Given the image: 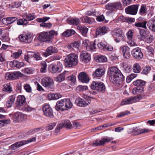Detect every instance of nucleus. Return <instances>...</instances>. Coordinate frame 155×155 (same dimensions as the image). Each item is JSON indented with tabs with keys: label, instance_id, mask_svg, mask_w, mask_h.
<instances>
[{
	"label": "nucleus",
	"instance_id": "1",
	"mask_svg": "<svg viewBox=\"0 0 155 155\" xmlns=\"http://www.w3.org/2000/svg\"><path fill=\"white\" fill-rule=\"evenodd\" d=\"M108 72L111 82L117 86L122 85L124 78L117 68L115 67H111L108 69Z\"/></svg>",
	"mask_w": 155,
	"mask_h": 155
},
{
	"label": "nucleus",
	"instance_id": "2",
	"mask_svg": "<svg viewBox=\"0 0 155 155\" xmlns=\"http://www.w3.org/2000/svg\"><path fill=\"white\" fill-rule=\"evenodd\" d=\"M57 34L56 31L53 30H51L48 32H42L38 35V39L42 41L49 42L54 35Z\"/></svg>",
	"mask_w": 155,
	"mask_h": 155
},
{
	"label": "nucleus",
	"instance_id": "3",
	"mask_svg": "<svg viewBox=\"0 0 155 155\" xmlns=\"http://www.w3.org/2000/svg\"><path fill=\"white\" fill-rule=\"evenodd\" d=\"M65 65L66 67H71L76 65L78 62V56L72 53L67 56L65 60Z\"/></svg>",
	"mask_w": 155,
	"mask_h": 155
},
{
	"label": "nucleus",
	"instance_id": "4",
	"mask_svg": "<svg viewBox=\"0 0 155 155\" xmlns=\"http://www.w3.org/2000/svg\"><path fill=\"white\" fill-rule=\"evenodd\" d=\"M114 138L112 137H102L101 140H94L92 145L94 147L102 146L104 145L106 143L110 141L113 140Z\"/></svg>",
	"mask_w": 155,
	"mask_h": 155
},
{
	"label": "nucleus",
	"instance_id": "5",
	"mask_svg": "<svg viewBox=\"0 0 155 155\" xmlns=\"http://www.w3.org/2000/svg\"><path fill=\"white\" fill-rule=\"evenodd\" d=\"M91 89L96 90L99 92H104L105 90V86L102 82L93 81L91 86Z\"/></svg>",
	"mask_w": 155,
	"mask_h": 155
},
{
	"label": "nucleus",
	"instance_id": "6",
	"mask_svg": "<svg viewBox=\"0 0 155 155\" xmlns=\"http://www.w3.org/2000/svg\"><path fill=\"white\" fill-rule=\"evenodd\" d=\"M13 121L14 123H18L22 121L26 117V116L20 112H17L12 114Z\"/></svg>",
	"mask_w": 155,
	"mask_h": 155
},
{
	"label": "nucleus",
	"instance_id": "7",
	"mask_svg": "<svg viewBox=\"0 0 155 155\" xmlns=\"http://www.w3.org/2000/svg\"><path fill=\"white\" fill-rule=\"evenodd\" d=\"M150 130L147 129H137L136 127H134L132 129H129L128 130L129 133H131L133 132L134 135H137L149 132Z\"/></svg>",
	"mask_w": 155,
	"mask_h": 155
},
{
	"label": "nucleus",
	"instance_id": "8",
	"mask_svg": "<svg viewBox=\"0 0 155 155\" xmlns=\"http://www.w3.org/2000/svg\"><path fill=\"white\" fill-rule=\"evenodd\" d=\"M50 19V18L47 17H44L43 18H38L36 19V21L39 22H42L40 24V26L44 28H50L52 26V24L51 23H45V22Z\"/></svg>",
	"mask_w": 155,
	"mask_h": 155
},
{
	"label": "nucleus",
	"instance_id": "9",
	"mask_svg": "<svg viewBox=\"0 0 155 155\" xmlns=\"http://www.w3.org/2000/svg\"><path fill=\"white\" fill-rule=\"evenodd\" d=\"M42 110L44 114L46 117L49 118L54 117L53 110L49 105H46L42 107Z\"/></svg>",
	"mask_w": 155,
	"mask_h": 155
},
{
	"label": "nucleus",
	"instance_id": "10",
	"mask_svg": "<svg viewBox=\"0 0 155 155\" xmlns=\"http://www.w3.org/2000/svg\"><path fill=\"white\" fill-rule=\"evenodd\" d=\"M62 65L60 62H58L57 64H51L49 67V71L52 73H59L62 70Z\"/></svg>",
	"mask_w": 155,
	"mask_h": 155
},
{
	"label": "nucleus",
	"instance_id": "11",
	"mask_svg": "<svg viewBox=\"0 0 155 155\" xmlns=\"http://www.w3.org/2000/svg\"><path fill=\"white\" fill-rule=\"evenodd\" d=\"M75 102L78 106L85 107L90 103L91 101L89 99L78 97L76 100Z\"/></svg>",
	"mask_w": 155,
	"mask_h": 155
},
{
	"label": "nucleus",
	"instance_id": "12",
	"mask_svg": "<svg viewBox=\"0 0 155 155\" xmlns=\"http://www.w3.org/2000/svg\"><path fill=\"white\" fill-rule=\"evenodd\" d=\"M131 53L132 56L135 59L140 60L143 57V53L139 48L137 47L133 49Z\"/></svg>",
	"mask_w": 155,
	"mask_h": 155
},
{
	"label": "nucleus",
	"instance_id": "13",
	"mask_svg": "<svg viewBox=\"0 0 155 155\" xmlns=\"http://www.w3.org/2000/svg\"><path fill=\"white\" fill-rule=\"evenodd\" d=\"M18 38L21 41L29 43L32 41L33 37L31 34L25 33L19 35Z\"/></svg>",
	"mask_w": 155,
	"mask_h": 155
},
{
	"label": "nucleus",
	"instance_id": "14",
	"mask_svg": "<svg viewBox=\"0 0 155 155\" xmlns=\"http://www.w3.org/2000/svg\"><path fill=\"white\" fill-rule=\"evenodd\" d=\"M138 8V5H133L129 6L125 8L126 13L127 14L135 15L137 12Z\"/></svg>",
	"mask_w": 155,
	"mask_h": 155
},
{
	"label": "nucleus",
	"instance_id": "15",
	"mask_svg": "<svg viewBox=\"0 0 155 155\" xmlns=\"http://www.w3.org/2000/svg\"><path fill=\"white\" fill-rule=\"evenodd\" d=\"M27 104L26 99L23 95H19L17 97L16 102V106L19 108L20 107L25 105Z\"/></svg>",
	"mask_w": 155,
	"mask_h": 155
},
{
	"label": "nucleus",
	"instance_id": "16",
	"mask_svg": "<svg viewBox=\"0 0 155 155\" xmlns=\"http://www.w3.org/2000/svg\"><path fill=\"white\" fill-rule=\"evenodd\" d=\"M41 84L44 86L46 87H50L53 86L54 82L53 80L51 78L46 77L42 79Z\"/></svg>",
	"mask_w": 155,
	"mask_h": 155
},
{
	"label": "nucleus",
	"instance_id": "17",
	"mask_svg": "<svg viewBox=\"0 0 155 155\" xmlns=\"http://www.w3.org/2000/svg\"><path fill=\"white\" fill-rule=\"evenodd\" d=\"M120 49L122 52L124 58L126 59H129L130 56V48L127 46H124L120 47Z\"/></svg>",
	"mask_w": 155,
	"mask_h": 155
},
{
	"label": "nucleus",
	"instance_id": "18",
	"mask_svg": "<svg viewBox=\"0 0 155 155\" xmlns=\"http://www.w3.org/2000/svg\"><path fill=\"white\" fill-rule=\"evenodd\" d=\"M58 51V49L55 47L51 46L47 48L46 51L43 53V55L44 56L47 57L52 54L57 52Z\"/></svg>",
	"mask_w": 155,
	"mask_h": 155
},
{
	"label": "nucleus",
	"instance_id": "19",
	"mask_svg": "<svg viewBox=\"0 0 155 155\" xmlns=\"http://www.w3.org/2000/svg\"><path fill=\"white\" fill-rule=\"evenodd\" d=\"M121 3L119 2L109 3L105 5V7L107 9H119L121 7Z\"/></svg>",
	"mask_w": 155,
	"mask_h": 155
},
{
	"label": "nucleus",
	"instance_id": "20",
	"mask_svg": "<svg viewBox=\"0 0 155 155\" xmlns=\"http://www.w3.org/2000/svg\"><path fill=\"white\" fill-rule=\"evenodd\" d=\"M78 78L83 83H87L89 81L88 75L85 72H81L79 74Z\"/></svg>",
	"mask_w": 155,
	"mask_h": 155
},
{
	"label": "nucleus",
	"instance_id": "21",
	"mask_svg": "<svg viewBox=\"0 0 155 155\" xmlns=\"http://www.w3.org/2000/svg\"><path fill=\"white\" fill-rule=\"evenodd\" d=\"M80 57L82 61L84 62H88L91 59L90 54L85 51H82L81 53Z\"/></svg>",
	"mask_w": 155,
	"mask_h": 155
},
{
	"label": "nucleus",
	"instance_id": "22",
	"mask_svg": "<svg viewBox=\"0 0 155 155\" xmlns=\"http://www.w3.org/2000/svg\"><path fill=\"white\" fill-rule=\"evenodd\" d=\"M148 34V31L143 29H140V30L139 34L137 35V38L140 40H143L147 38Z\"/></svg>",
	"mask_w": 155,
	"mask_h": 155
},
{
	"label": "nucleus",
	"instance_id": "23",
	"mask_svg": "<svg viewBox=\"0 0 155 155\" xmlns=\"http://www.w3.org/2000/svg\"><path fill=\"white\" fill-rule=\"evenodd\" d=\"M107 29L105 26L99 27L97 28L96 34L97 35L102 36L105 34L107 32Z\"/></svg>",
	"mask_w": 155,
	"mask_h": 155
},
{
	"label": "nucleus",
	"instance_id": "24",
	"mask_svg": "<svg viewBox=\"0 0 155 155\" xmlns=\"http://www.w3.org/2000/svg\"><path fill=\"white\" fill-rule=\"evenodd\" d=\"M137 99L136 98L133 97H130L128 98L124 99L122 101L121 104L122 105H123L132 104L135 103Z\"/></svg>",
	"mask_w": 155,
	"mask_h": 155
},
{
	"label": "nucleus",
	"instance_id": "25",
	"mask_svg": "<svg viewBox=\"0 0 155 155\" xmlns=\"http://www.w3.org/2000/svg\"><path fill=\"white\" fill-rule=\"evenodd\" d=\"M68 72L65 71L63 73L60 74L58 76L54 78V80L57 82H61L65 80L66 75Z\"/></svg>",
	"mask_w": 155,
	"mask_h": 155
},
{
	"label": "nucleus",
	"instance_id": "26",
	"mask_svg": "<svg viewBox=\"0 0 155 155\" xmlns=\"http://www.w3.org/2000/svg\"><path fill=\"white\" fill-rule=\"evenodd\" d=\"M147 25L150 29L155 32V16L149 20Z\"/></svg>",
	"mask_w": 155,
	"mask_h": 155
},
{
	"label": "nucleus",
	"instance_id": "27",
	"mask_svg": "<svg viewBox=\"0 0 155 155\" xmlns=\"http://www.w3.org/2000/svg\"><path fill=\"white\" fill-rule=\"evenodd\" d=\"M17 19V18L16 17H10L6 18H3L2 21L4 24H10L16 21Z\"/></svg>",
	"mask_w": 155,
	"mask_h": 155
},
{
	"label": "nucleus",
	"instance_id": "28",
	"mask_svg": "<svg viewBox=\"0 0 155 155\" xmlns=\"http://www.w3.org/2000/svg\"><path fill=\"white\" fill-rule=\"evenodd\" d=\"M10 65L12 68H20L23 66L24 64L22 62H19L16 60H14L10 62Z\"/></svg>",
	"mask_w": 155,
	"mask_h": 155
},
{
	"label": "nucleus",
	"instance_id": "29",
	"mask_svg": "<svg viewBox=\"0 0 155 155\" xmlns=\"http://www.w3.org/2000/svg\"><path fill=\"white\" fill-rule=\"evenodd\" d=\"M104 73L103 69L98 68L96 70L93 74V76L95 78L101 77L104 74Z\"/></svg>",
	"mask_w": 155,
	"mask_h": 155
},
{
	"label": "nucleus",
	"instance_id": "30",
	"mask_svg": "<svg viewBox=\"0 0 155 155\" xmlns=\"http://www.w3.org/2000/svg\"><path fill=\"white\" fill-rule=\"evenodd\" d=\"M63 103L62 100L57 101L55 107V109L57 111L61 110V111H63L65 110L64 106L63 105Z\"/></svg>",
	"mask_w": 155,
	"mask_h": 155
},
{
	"label": "nucleus",
	"instance_id": "31",
	"mask_svg": "<svg viewBox=\"0 0 155 155\" xmlns=\"http://www.w3.org/2000/svg\"><path fill=\"white\" fill-rule=\"evenodd\" d=\"M123 33L122 30L119 28H116L111 32V34L113 36L118 37H122Z\"/></svg>",
	"mask_w": 155,
	"mask_h": 155
},
{
	"label": "nucleus",
	"instance_id": "32",
	"mask_svg": "<svg viewBox=\"0 0 155 155\" xmlns=\"http://www.w3.org/2000/svg\"><path fill=\"white\" fill-rule=\"evenodd\" d=\"M67 21L69 24L75 25H78L80 23V21L78 18H68Z\"/></svg>",
	"mask_w": 155,
	"mask_h": 155
},
{
	"label": "nucleus",
	"instance_id": "33",
	"mask_svg": "<svg viewBox=\"0 0 155 155\" xmlns=\"http://www.w3.org/2000/svg\"><path fill=\"white\" fill-rule=\"evenodd\" d=\"M95 41L94 42H91L89 44L86 45V49L88 51H93L94 49H96Z\"/></svg>",
	"mask_w": 155,
	"mask_h": 155
},
{
	"label": "nucleus",
	"instance_id": "34",
	"mask_svg": "<svg viewBox=\"0 0 155 155\" xmlns=\"http://www.w3.org/2000/svg\"><path fill=\"white\" fill-rule=\"evenodd\" d=\"M133 84L137 87H143V86L145 85L146 82L141 80H138L134 81Z\"/></svg>",
	"mask_w": 155,
	"mask_h": 155
},
{
	"label": "nucleus",
	"instance_id": "35",
	"mask_svg": "<svg viewBox=\"0 0 155 155\" xmlns=\"http://www.w3.org/2000/svg\"><path fill=\"white\" fill-rule=\"evenodd\" d=\"M61 124L63 127L68 129H71L72 127L71 122L68 120H63Z\"/></svg>",
	"mask_w": 155,
	"mask_h": 155
},
{
	"label": "nucleus",
	"instance_id": "36",
	"mask_svg": "<svg viewBox=\"0 0 155 155\" xmlns=\"http://www.w3.org/2000/svg\"><path fill=\"white\" fill-rule=\"evenodd\" d=\"M143 91V87H136L133 89L132 92L134 94H139L142 93Z\"/></svg>",
	"mask_w": 155,
	"mask_h": 155
},
{
	"label": "nucleus",
	"instance_id": "37",
	"mask_svg": "<svg viewBox=\"0 0 155 155\" xmlns=\"http://www.w3.org/2000/svg\"><path fill=\"white\" fill-rule=\"evenodd\" d=\"M24 145V142L22 141L17 142L15 144L12 145L11 147V149L12 150H15Z\"/></svg>",
	"mask_w": 155,
	"mask_h": 155
},
{
	"label": "nucleus",
	"instance_id": "38",
	"mask_svg": "<svg viewBox=\"0 0 155 155\" xmlns=\"http://www.w3.org/2000/svg\"><path fill=\"white\" fill-rule=\"evenodd\" d=\"M29 55L32 57L37 61L41 60H42V58L40 56V54L38 52H31Z\"/></svg>",
	"mask_w": 155,
	"mask_h": 155
},
{
	"label": "nucleus",
	"instance_id": "39",
	"mask_svg": "<svg viewBox=\"0 0 155 155\" xmlns=\"http://www.w3.org/2000/svg\"><path fill=\"white\" fill-rule=\"evenodd\" d=\"M75 33V31L72 29L67 30L64 32L63 35L66 37H68L74 35Z\"/></svg>",
	"mask_w": 155,
	"mask_h": 155
},
{
	"label": "nucleus",
	"instance_id": "40",
	"mask_svg": "<svg viewBox=\"0 0 155 155\" xmlns=\"http://www.w3.org/2000/svg\"><path fill=\"white\" fill-rule=\"evenodd\" d=\"M80 43L78 42H74L68 44L67 46L68 48L71 50L74 48H78L80 45Z\"/></svg>",
	"mask_w": 155,
	"mask_h": 155
},
{
	"label": "nucleus",
	"instance_id": "41",
	"mask_svg": "<svg viewBox=\"0 0 155 155\" xmlns=\"http://www.w3.org/2000/svg\"><path fill=\"white\" fill-rule=\"evenodd\" d=\"M15 97V95H12L9 97L7 102V104L9 105V106L11 107L14 104Z\"/></svg>",
	"mask_w": 155,
	"mask_h": 155
},
{
	"label": "nucleus",
	"instance_id": "42",
	"mask_svg": "<svg viewBox=\"0 0 155 155\" xmlns=\"http://www.w3.org/2000/svg\"><path fill=\"white\" fill-rule=\"evenodd\" d=\"M147 23V22L146 21L142 22H138L135 23V26L137 27H141L147 29L146 24Z\"/></svg>",
	"mask_w": 155,
	"mask_h": 155
},
{
	"label": "nucleus",
	"instance_id": "43",
	"mask_svg": "<svg viewBox=\"0 0 155 155\" xmlns=\"http://www.w3.org/2000/svg\"><path fill=\"white\" fill-rule=\"evenodd\" d=\"M141 70V67L138 63L134 64L133 66V71L135 73H137L140 72Z\"/></svg>",
	"mask_w": 155,
	"mask_h": 155
},
{
	"label": "nucleus",
	"instance_id": "44",
	"mask_svg": "<svg viewBox=\"0 0 155 155\" xmlns=\"http://www.w3.org/2000/svg\"><path fill=\"white\" fill-rule=\"evenodd\" d=\"M48 97L50 99L57 100L61 97V95L59 93L52 94H49Z\"/></svg>",
	"mask_w": 155,
	"mask_h": 155
},
{
	"label": "nucleus",
	"instance_id": "45",
	"mask_svg": "<svg viewBox=\"0 0 155 155\" xmlns=\"http://www.w3.org/2000/svg\"><path fill=\"white\" fill-rule=\"evenodd\" d=\"M4 88L3 89V90L5 91L11 92L12 91V87L9 83L5 84L4 85Z\"/></svg>",
	"mask_w": 155,
	"mask_h": 155
},
{
	"label": "nucleus",
	"instance_id": "46",
	"mask_svg": "<svg viewBox=\"0 0 155 155\" xmlns=\"http://www.w3.org/2000/svg\"><path fill=\"white\" fill-rule=\"evenodd\" d=\"M0 39L2 41L8 42L9 40L8 33H5L1 35Z\"/></svg>",
	"mask_w": 155,
	"mask_h": 155
},
{
	"label": "nucleus",
	"instance_id": "47",
	"mask_svg": "<svg viewBox=\"0 0 155 155\" xmlns=\"http://www.w3.org/2000/svg\"><path fill=\"white\" fill-rule=\"evenodd\" d=\"M107 58L103 55H99L97 57L96 61L97 62H104L107 61Z\"/></svg>",
	"mask_w": 155,
	"mask_h": 155
},
{
	"label": "nucleus",
	"instance_id": "48",
	"mask_svg": "<svg viewBox=\"0 0 155 155\" xmlns=\"http://www.w3.org/2000/svg\"><path fill=\"white\" fill-rule=\"evenodd\" d=\"M147 12V8L146 5H141L139 13L141 15H143Z\"/></svg>",
	"mask_w": 155,
	"mask_h": 155
},
{
	"label": "nucleus",
	"instance_id": "49",
	"mask_svg": "<svg viewBox=\"0 0 155 155\" xmlns=\"http://www.w3.org/2000/svg\"><path fill=\"white\" fill-rule=\"evenodd\" d=\"M65 110L71 109L72 107L73 104L69 99H66Z\"/></svg>",
	"mask_w": 155,
	"mask_h": 155
},
{
	"label": "nucleus",
	"instance_id": "50",
	"mask_svg": "<svg viewBox=\"0 0 155 155\" xmlns=\"http://www.w3.org/2000/svg\"><path fill=\"white\" fill-rule=\"evenodd\" d=\"M17 24L19 25H26L27 24L28 22L27 20L25 18L20 19L17 20Z\"/></svg>",
	"mask_w": 155,
	"mask_h": 155
},
{
	"label": "nucleus",
	"instance_id": "51",
	"mask_svg": "<svg viewBox=\"0 0 155 155\" xmlns=\"http://www.w3.org/2000/svg\"><path fill=\"white\" fill-rule=\"evenodd\" d=\"M25 17L26 19L27 20V21H31L35 19L36 17L34 13H32V14H26L25 15Z\"/></svg>",
	"mask_w": 155,
	"mask_h": 155
},
{
	"label": "nucleus",
	"instance_id": "52",
	"mask_svg": "<svg viewBox=\"0 0 155 155\" xmlns=\"http://www.w3.org/2000/svg\"><path fill=\"white\" fill-rule=\"evenodd\" d=\"M47 64L45 61H42L41 63V68H40V71L42 73H45L47 68Z\"/></svg>",
	"mask_w": 155,
	"mask_h": 155
},
{
	"label": "nucleus",
	"instance_id": "53",
	"mask_svg": "<svg viewBox=\"0 0 155 155\" xmlns=\"http://www.w3.org/2000/svg\"><path fill=\"white\" fill-rule=\"evenodd\" d=\"M56 123L55 122L49 124L45 127L46 130L49 131L52 130L54 128V127L56 125Z\"/></svg>",
	"mask_w": 155,
	"mask_h": 155
},
{
	"label": "nucleus",
	"instance_id": "54",
	"mask_svg": "<svg viewBox=\"0 0 155 155\" xmlns=\"http://www.w3.org/2000/svg\"><path fill=\"white\" fill-rule=\"evenodd\" d=\"M13 80L17 79L22 76V74L19 71H14L12 73Z\"/></svg>",
	"mask_w": 155,
	"mask_h": 155
},
{
	"label": "nucleus",
	"instance_id": "55",
	"mask_svg": "<svg viewBox=\"0 0 155 155\" xmlns=\"http://www.w3.org/2000/svg\"><path fill=\"white\" fill-rule=\"evenodd\" d=\"M79 30L82 33V35L84 36H85L87 33L88 29L86 27H83L82 26L79 27Z\"/></svg>",
	"mask_w": 155,
	"mask_h": 155
},
{
	"label": "nucleus",
	"instance_id": "56",
	"mask_svg": "<svg viewBox=\"0 0 155 155\" xmlns=\"http://www.w3.org/2000/svg\"><path fill=\"white\" fill-rule=\"evenodd\" d=\"M137 76V74H132L127 76V82L128 83L130 82L131 81L136 78Z\"/></svg>",
	"mask_w": 155,
	"mask_h": 155
},
{
	"label": "nucleus",
	"instance_id": "57",
	"mask_svg": "<svg viewBox=\"0 0 155 155\" xmlns=\"http://www.w3.org/2000/svg\"><path fill=\"white\" fill-rule=\"evenodd\" d=\"M151 69V67L149 66L145 67L142 70V73L144 74H147L148 73Z\"/></svg>",
	"mask_w": 155,
	"mask_h": 155
},
{
	"label": "nucleus",
	"instance_id": "58",
	"mask_svg": "<svg viewBox=\"0 0 155 155\" xmlns=\"http://www.w3.org/2000/svg\"><path fill=\"white\" fill-rule=\"evenodd\" d=\"M106 43L101 42L97 44L98 48L101 50H104Z\"/></svg>",
	"mask_w": 155,
	"mask_h": 155
},
{
	"label": "nucleus",
	"instance_id": "59",
	"mask_svg": "<svg viewBox=\"0 0 155 155\" xmlns=\"http://www.w3.org/2000/svg\"><path fill=\"white\" fill-rule=\"evenodd\" d=\"M23 71L26 74H30L32 73L33 69L31 68H26L23 70Z\"/></svg>",
	"mask_w": 155,
	"mask_h": 155
},
{
	"label": "nucleus",
	"instance_id": "60",
	"mask_svg": "<svg viewBox=\"0 0 155 155\" xmlns=\"http://www.w3.org/2000/svg\"><path fill=\"white\" fill-rule=\"evenodd\" d=\"M130 113V112L127 110H126L124 112H120L119 114L117 115V118L121 117Z\"/></svg>",
	"mask_w": 155,
	"mask_h": 155
},
{
	"label": "nucleus",
	"instance_id": "61",
	"mask_svg": "<svg viewBox=\"0 0 155 155\" xmlns=\"http://www.w3.org/2000/svg\"><path fill=\"white\" fill-rule=\"evenodd\" d=\"M94 20V18H90L87 16H86L84 18V21L86 23L91 24L92 21Z\"/></svg>",
	"mask_w": 155,
	"mask_h": 155
},
{
	"label": "nucleus",
	"instance_id": "62",
	"mask_svg": "<svg viewBox=\"0 0 155 155\" xmlns=\"http://www.w3.org/2000/svg\"><path fill=\"white\" fill-rule=\"evenodd\" d=\"M21 110L26 112H30L32 110V108L29 106H26L23 107Z\"/></svg>",
	"mask_w": 155,
	"mask_h": 155
},
{
	"label": "nucleus",
	"instance_id": "63",
	"mask_svg": "<svg viewBox=\"0 0 155 155\" xmlns=\"http://www.w3.org/2000/svg\"><path fill=\"white\" fill-rule=\"evenodd\" d=\"M113 49V48L112 46L106 43L105 47V49L104 50H106L107 51H112Z\"/></svg>",
	"mask_w": 155,
	"mask_h": 155
},
{
	"label": "nucleus",
	"instance_id": "64",
	"mask_svg": "<svg viewBox=\"0 0 155 155\" xmlns=\"http://www.w3.org/2000/svg\"><path fill=\"white\" fill-rule=\"evenodd\" d=\"M5 78L7 80H13L12 73H6L5 75Z\"/></svg>",
	"mask_w": 155,
	"mask_h": 155
}]
</instances>
